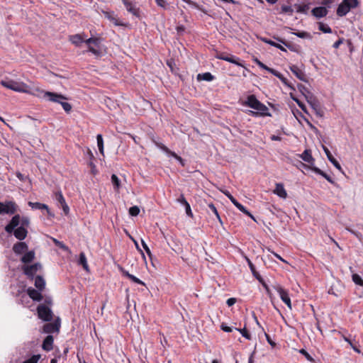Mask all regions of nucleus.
I'll return each mask as SVG.
<instances>
[{"label":"nucleus","instance_id":"6","mask_svg":"<svg viewBox=\"0 0 363 363\" xmlns=\"http://www.w3.org/2000/svg\"><path fill=\"white\" fill-rule=\"evenodd\" d=\"M306 101L311 105V108L314 111L315 113L318 117H323L324 115V111L322 109L319 101L317 99L315 96L313 94H310V96H306Z\"/></svg>","mask_w":363,"mask_h":363},{"label":"nucleus","instance_id":"28","mask_svg":"<svg viewBox=\"0 0 363 363\" xmlns=\"http://www.w3.org/2000/svg\"><path fill=\"white\" fill-rule=\"evenodd\" d=\"M35 259V252L31 250L27 252L21 259V261L24 264L30 263Z\"/></svg>","mask_w":363,"mask_h":363},{"label":"nucleus","instance_id":"61","mask_svg":"<svg viewBox=\"0 0 363 363\" xmlns=\"http://www.w3.org/2000/svg\"><path fill=\"white\" fill-rule=\"evenodd\" d=\"M129 279H130L132 281H133L136 284L145 285V283L143 281H141L140 279H139L138 278H137L136 277H135L133 274H132V276H129Z\"/></svg>","mask_w":363,"mask_h":363},{"label":"nucleus","instance_id":"25","mask_svg":"<svg viewBox=\"0 0 363 363\" xmlns=\"http://www.w3.org/2000/svg\"><path fill=\"white\" fill-rule=\"evenodd\" d=\"M35 279V283L34 285L37 289L40 291H43L45 287V281L43 279V277L40 275H38Z\"/></svg>","mask_w":363,"mask_h":363},{"label":"nucleus","instance_id":"54","mask_svg":"<svg viewBox=\"0 0 363 363\" xmlns=\"http://www.w3.org/2000/svg\"><path fill=\"white\" fill-rule=\"evenodd\" d=\"M223 192L230 200V201L233 203L234 206L235 205V203L238 202L228 191L226 190Z\"/></svg>","mask_w":363,"mask_h":363},{"label":"nucleus","instance_id":"40","mask_svg":"<svg viewBox=\"0 0 363 363\" xmlns=\"http://www.w3.org/2000/svg\"><path fill=\"white\" fill-rule=\"evenodd\" d=\"M352 278L355 284L363 287V279L361 276L357 274H352Z\"/></svg>","mask_w":363,"mask_h":363},{"label":"nucleus","instance_id":"8","mask_svg":"<svg viewBox=\"0 0 363 363\" xmlns=\"http://www.w3.org/2000/svg\"><path fill=\"white\" fill-rule=\"evenodd\" d=\"M60 328V319L57 318L53 323H45L43 327V333H58Z\"/></svg>","mask_w":363,"mask_h":363},{"label":"nucleus","instance_id":"50","mask_svg":"<svg viewBox=\"0 0 363 363\" xmlns=\"http://www.w3.org/2000/svg\"><path fill=\"white\" fill-rule=\"evenodd\" d=\"M235 206L245 215L250 214V211L240 203L238 202L235 203Z\"/></svg>","mask_w":363,"mask_h":363},{"label":"nucleus","instance_id":"21","mask_svg":"<svg viewBox=\"0 0 363 363\" xmlns=\"http://www.w3.org/2000/svg\"><path fill=\"white\" fill-rule=\"evenodd\" d=\"M53 342L54 338L52 335H48V336H46L42 344L43 350L47 352L52 350L53 348Z\"/></svg>","mask_w":363,"mask_h":363},{"label":"nucleus","instance_id":"32","mask_svg":"<svg viewBox=\"0 0 363 363\" xmlns=\"http://www.w3.org/2000/svg\"><path fill=\"white\" fill-rule=\"evenodd\" d=\"M262 40L263 42H264L265 43L267 44H269L273 47H275L278 49H279L280 50L283 51V52H286V50L281 45H280L279 43H277L270 39H267V38H262Z\"/></svg>","mask_w":363,"mask_h":363},{"label":"nucleus","instance_id":"3","mask_svg":"<svg viewBox=\"0 0 363 363\" xmlns=\"http://www.w3.org/2000/svg\"><path fill=\"white\" fill-rule=\"evenodd\" d=\"M358 0H342L337 9V15L340 17L346 16L351 9L359 6Z\"/></svg>","mask_w":363,"mask_h":363},{"label":"nucleus","instance_id":"31","mask_svg":"<svg viewBox=\"0 0 363 363\" xmlns=\"http://www.w3.org/2000/svg\"><path fill=\"white\" fill-rule=\"evenodd\" d=\"M214 79V76L211 74L210 72H205L202 74H199L197 75V80L198 81H206V82H211Z\"/></svg>","mask_w":363,"mask_h":363},{"label":"nucleus","instance_id":"53","mask_svg":"<svg viewBox=\"0 0 363 363\" xmlns=\"http://www.w3.org/2000/svg\"><path fill=\"white\" fill-rule=\"evenodd\" d=\"M155 143L157 147H159L160 150H162L164 152H166V153L171 152V150L167 146H165L164 144H162L161 143H157V142H155Z\"/></svg>","mask_w":363,"mask_h":363},{"label":"nucleus","instance_id":"2","mask_svg":"<svg viewBox=\"0 0 363 363\" xmlns=\"http://www.w3.org/2000/svg\"><path fill=\"white\" fill-rule=\"evenodd\" d=\"M0 84L9 89H11L13 91H17V92H22V93H28V86L23 83V82H16L12 79H4L1 80Z\"/></svg>","mask_w":363,"mask_h":363},{"label":"nucleus","instance_id":"37","mask_svg":"<svg viewBox=\"0 0 363 363\" xmlns=\"http://www.w3.org/2000/svg\"><path fill=\"white\" fill-rule=\"evenodd\" d=\"M96 140H97V146L99 147V150L101 155H104V140L102 135L98 134L96 135Z\"/></svg>","mask_w":363,"mask_h":363},{"label":"nucleus","instance_id":"43","mask_svg":"<svg viewBox=\"0 0 363 363\" xmlns=\"http://www.w3.org/2000/svg\"><path fill=\"white\" fill-rule=\"evenodd\" d=\"M53 242L56 246H57L59 248L62 249V250H64L65 252L69 251V247L67 245H65L62 242L59 241L56 239H53Z\"/></svg>","mask_w":363,"mask_h":363},{"label":"nucleus","instance_id":"13","mask_svg":"<svg viewBox=\"0 0 363 363\" xmlns=\"http://www.w3.org/2000/svg\"><path fill=\"white\" fill-rule=\"evenodd\" d=\"M218 59L225 60L226 62L235 64L238 66L242 67L243 65L242 63L240 62V59L235 56H233L232 55H228L226 53H221L218 56Z\"/></svg>","mask_w":363,"mask_h":363},{"label":"nucleus","instance_id":"10","mask_svg":"<svg viewBox=\"0 0 363 363\" xmlns=\"http://www.w3.org/2000/svg\"><path fill=\"white\" fill-rule=\"evenodd\" d=\"M275 290L279 293V296L281 301L290 308L291 309V302L290 297L289 296V293L286 290L282 288L280 285H277L274 286Z\"/></svg>","mask_w":363,"mask_h":363},{"label":"nucleus","instance_id":"19","mask_svg":"<svg viewBox=\"0 0 363 363\" xmlns=\"http://www.w3.org/2000/svg\"><path fill=\"white\" fill-rule=\"evenodd\" d=\"M301 165L303 166V167H308L307 165H306L305 164L303 163H301ZM309 168V167H308ZM310 169L314 172L315 173L319 174V175H321L323 177H324L328 182H329L331 184H334L335 182L334 180L332 179V177L328 175V174H326L325 172H324L323 171H322L320 169H319L318 167H311Z\"/></svg>","mask_w":363,"mask_h":363},{"label":"nucleus","instance_id":"18","mask_svg":"<svg viewBox=\"0 0 363 363\" xmlns=\"http://www.w3.org/2000/svg\"><path fill=\"white\" fill-rule=\"evenodd\" d=\"M311 13L317 18H321L328 15V11L326 7L318 6L312 9Z\"/></svg>","mask_w":363,"mask_h":363},{"label":"nucleus","instance_id":"52","mask_svg":"<svg viewBox=\"0 0 363 363\" xmlns=\"http://www.w3.org/2000/svg\"><path fill=\"white\" fill-rule=\"evenodd\" d=\"M299 352L301 354H302L303 355H304V357L310 362H314V359L311 356V354L306 351L304 349H301L300 350Z\"/></svg>","mask_w":363,"mask_h":363},{"label":"nucleus","instance_id":"30","mask_svg":"<svg viewBox=\"0 0 363 363\" xmlns=\"http://www.w3.org/2000/svg\"><path fill=\"white\" fill-rule=\"evenodd\" d=\"M257 113H259V116H271V113L269 112L268 108L261 102L259 106L256 109Z\"/></svg>","mask_w":363,"mask_h":363},{"label":"nucleus","instance_id":"5","mask_svg":"<svg viewBox=\"0 0 363 363\" xmlns=\"http://www.w3.org/2000/svg\"><path fill=\"white\" fill-rule=\"evenodd\" d=\"M38 316L40 319L45 322H49L52 319L53 313L50 307L40 304L37 307Z\"/></svg>","mask_w":363,"mask_h":363},{"label":"nucleus","instance_id":"51","mask_svg":"<svg viewBox=\"0 0 363 363\" xmlns=\"http://www.w3.org/2000/svg\"><path fill=\"white\" fill-rule=\"evenodd\" d=\"M220 329L222 330H223L224 332H226V333H230L232 332L233 330H235V328L233 327H230L228 325H227L226 323H222L221 325H220Z\"/></svg>","mask_w":363,"mask_h":363},{"label":"nucleus","instance_id":"17","mask_svg":"<svg viewBox=\"0 0 363 363\" xmlns=\"http://www.w3.org/2000/svg\"><path fill=\"white\" fill-rule=\"evenodd\" d=\"M291 72L301 81L307 82V77L304 72L296 65H291L289 67Z\"/></svg>","mask_w":363,"mask_h":363},{"label":"nucleus","instance_id":"46","mask_svg":"<svg viewBox=\"0 0 363 363\" xmlns=\"http://www.w3.org/2000/svg\"><path fill=\"white\" fill-rule=\"evenodd\" d=\"M128 212L130 216H137L140 213V208L137 206H133L129 208Z\"/></svg>","mask_w":363,"mask_h":363},{"label":"nucleus","instance_id":"58","mask_svg":"<svg viewBox=\"0 0 363 363\" xmlns=\"http://www.w3.org/2000/svg\"><path fill=\"white\" fill-rule=\"evenodd\" d=\"M347 230L357 237L359 240H362V234L358 231L354 230L351 228H347Z\"/></svg>","mask_w":363,"mask_h":363},{"label":"nucleus","instance_id":"38","mask_svg":"<svg viewBox=\"0 0 363 363\" xmlns=\"http://www.w3.org/2000/svg\"><path fill=\"white\" fill-rule=\"evenodd\" d=\"M318 28L320 31H322L324 33H332V29L329 27V26L321 22L318 23Z\"/></svg>","mask_w":363,"mask_h":363},{"label":"nucleus","instance_id":"16","mask_svg":"<svg viewBox=\"0 0 363 363\" xmlns=\"http://www.w3.org/2000/svg\"><path fill=\"white\" fill-rule=\"evenodd\" d=\"M124 6H125V9L127 11L130 13H131L135 16L140 18V11L139 9L136 7L135 4H133L131 1L129 0H122Z\"/></svg>","mask_w":363,"mask_h":363},{"label":"nucleus","instance_id":"35","mask_svg":"<svg viewBox=\"0 0 363 363\" xmlns=\"http://www.w3.org/2000/svg\"><path fill=\"white\" fill-rule=\"evenodd\" d=\"M111 182L113 184V188L116 191H118L121 187V180L119 178L114 174L111 175Z\"/></svg>","mask_w":363,"mask_h":363},{"label":"nucleus","instance_id":"9","mask_svg":"<svg viewBox=\"0 0 363 363\" xmlns=\"http://www.w3.org/2000/svg\"><path fill=\"white\" fill-rule=\"evenodd\" d=\"M16 211V205L13 201H7L5 203L0 202V215L2 213L14 214Z\"/></svg>","mask_w":363,"mask_h":363},{"label":"nucleus","instance_id":"55","mask_svg":"<svg viewBox=\"0 0 363 363\" xmlns=\"http://www.w3.org/2000/svg\"><path fill=\"white\" fill-rule=\"evenodd\" d=\"M278 42L284 44L286 47H287L289 50H294L293 45L290 43L286 42L284 40L279 38H274Z\"/></svg>","mask_w":363,"mask_h":363},{"label":"nucleus","instance_id":"34","mask_svg":"<svg viewBox=\"0 0 363 363\" xmlns=\"http://www.w3.org/2000/svg\"><path fill=\"white\" fill-rule=\"evenodd\" d=\"M78 262H79V264L82 265L85 270H86V271L89 270V266L87 264L86 257L84 252L80 253Z\"/></svg>","mask_w":363,"mask_h":363},{"label":"nucleus","instance_id":"22","mask_svg":"<svg viewBox=\"0 0 363 363\" xmlns=\"http://www.w3.org/2000/svg\"><path fill=\"white\" fill-rule=\"evenodd\" d=\"M16 237L19 240H24L28 234V231L23 226H20L14 229V231L12 232Z\"/></svg>","mask_w":363,"mask_h":363},{"label":"nucleus","instance_id":"56","mask_svg":"<svg viewBox=\"0 0 363 363\" xmlns=\"http://www.w3.org/2000/svg\"><path fill=\"white\" fill-rule=\"evenodd\" d=\"M177 201L179 203H181L182 205H183L184 206L185 205H186L187 203H189V202L186 201V199H185L184 194H180V196H179L178 199H177Z\"/></svg>","mask_w":363,"mask_h":363},{"label":"nucleus","instance_id":"7","mask_svg":"<svg viewBox=\"0 0 363 363\" xmlns=\"http://www.w3.org/2000/svg\"><path fill=\"white\" fill-rule=\"evenodd\" d=\"M23 273L28 277L30 279H33L35 277V274L42 269V265L39 262H36L31 265H25L23 267Z\"/></svg>","mask_w":363,"mask_h":363},{"label":"nucleus","instance_id":"45","mask_svg":"<svg viewBox=\"0 0 363 363\" xmlns=\"http://www.w3.org/2000/svg\"><path fill=\"white\" fill-rule=\"evenodd\" d=\"M55 199L59 203H60V205H62L66 203L65 199L61 191H57L55 193Z\"/></svg>","mask_w":363,"mask_h":363},{"label":"nucleus","instance_id":"11","mask_svg":"<svg viewBox=\"0 0 363 363\" xmlns=\"http://www.w3.org/2000/svg\"><path fill=\"white\" fill-rule=\"evenodd\" d=\"M260 104L261 102L257 99L256 96L254 94L249 95L247 97V99L242 103L243 106L250 107L254 110H256Z\"/></svg>","mask_w":363,"mask_h":363},{"label":"nucleus","instance_id":"33","mask_svg":"<svg viewBox=\"0 0 363 363\" xmlns=\"http://www.w3.org/2000/svg\"><path fill=\"white\" fill-rule=\"evenodd\" d=\"M294 7L296 9V12L306 14L308 13V11L309 10V5L305 4H295Z\"/></svg>","mask_w":363,"mask_h":363},{"label":"nucleus","instance_id":"63","mask_svg":"<svg viewBox=\"0 0 363 363\" xmlns=\"http://www.w3.org/2000/svg\"><path fill=\"white\" fill-rule=\"evenodd\" d=\"M89 167L91 168V172L93 174H96L97 171H96V165L94 164L93 161L92 160H90L89 162Z\"/></svg>","mask_w":363,"mask_h":363},{"label":"nucleus","instance_id":"29","mask_svg":"<svg viewBox=\"0 0 363 363\" xmlns=\"http://www.w3.org/2000/svg\"><path fill=\"white\" fill-rule=\"evenodd\" d=\"M69 40L71 41V43L72 44H74V45L79 47L80 46V45L84 42L85 40H84V38H82V36L79 34H76V35H70L69 36Z\"/></svg>","mask_w":363,"mask_h":363},{"label":"nucleus","instance_id":"48","mask_svg":"<svg viewBox=\"0 0 363 363\" xmlns=\"http://www.w3.org/2000/svg\"><path fill=\"white\" fill-rule=\"evenodd\" d=\"M141 243H142L143 247L144 248L145 251L146 252V253L147 254V255L149 256V257L152 260V255L151 253V251H150L149 247L147 246V245L146 244V242L143 240H141Z\"/></svg>","mask_w":363,"mask_h":363},{"label":"nucleus","instance_id":"41","mask_svg":"<svg viewBox=\"0 0 363 363\" xmlns=\"http://www.w3.org/2000/svg\"><path fill=\"white\" fill-rule=\"evenodd\" d=\"M281 12L291 16L293 14L294 9L291 6L283 5L281 7Z\"/></svg>","mask_w":363,"mask_h":363},{"label":"nucleus","instance_id":"60","mask_svg":"<svg viewBox=\"0 0 363 363\" xmlns=\"http://www.w3.org/2000/svg\"><path fill=\"white\" fill-rule=\"evenodd\" d=\"M335 0H322L321 4L323 5V7L330 8L331 4H333Z\"/></svg>","mask_w":363,"mask_h":363},{"label":"nucleus","instance_id":"42","mask_svg":"<svg viewBox=\"0 0 363 363\" xmlns=\"http://www.w3.org/2000/svg\"><path fill=\"white\" fill-rule=\"evenodd\" d=\"M291 99L297 104V105L299 106V108L305 113L307 112L306 106V105L301 102L300 100H298L297 98L294 97L291 94Z\"/></svg>","mask_w":363,"mask_h":363},{"label":"nucleus","instance_id":"23","mask_svg":"<svg viewBox=\"0 0 363 363\" xmlns=\"http://www.w3.org/2000/svg\"><path fill=\"white\" fill-rule=\"evenodd\" d=\"M28 245L24 242H18L13 245V251L17 254L21 255L28 250Z\"/></svg>","mask_w":363,"mask_h":363},{"label":"nucleus","instance_id":"20","mask_svg":"<svg viewBox=\"0 0 363 363\" xmlns=\"http://www.w3.org/2000/svg\"><path fill=\"white\" fill-rule=\"evenodd\" d=\"M323 149L325 153V155H327V157L328 159V160L337 169H339L340 171L342 172V167L340 164V163L338 162V161L333 156V155L331 154L330 151L328 150V148L324 145H323Z\"/></svg>","mask_w":363,"mask_h":363},{"label":"nucleus","instance_id":"36","mask_svg":"<svg viewBox=\"0 0 363 363\" xmlns=\"http://www.w3.org/2000/svg\"><path fill=\"white\" fill-rule=\"evenodd\" d=\"M293 34L300 38L309 39V40L312 39L311 34L306 31H297V32L293 33Z\"/></svg>","mask_w":363,"mask_h":363},{"label":"nucleus","instance_id":"1","mask_svg":"<svg viewBox=\"0 0 363 363\" xmlns=\"http://www.w3.org/2000/svg\"><path fill=\"white\" fill-rule=\"evenodd\" d=\"M43 96L47 98L50 101L61 104L65 112L69 113L71 111L72 105L68 102L65 101V100H67V98L65 96L56 92L44 91Z\"/></svg>","mask_w":363,"mask_h":363},{"label":"nucleus","instance_id":"49","mask_svg":"<svg viewBox=\"0 0 363 363\" xmlns=\"http://www.w3.org/2000/svg\"><path fill=\"white\" fill-rule=\"evenodd\" d=\"M208 208L211 210V211L216 216V217L218 218V219L219 220L220 222H221V219H220V217L218 214V212L217 211V208L216 207L214 206L213 203H211L208 205Z\"/></svg>","mask_w":363,"mask_h":363},{"label":"nucleus","instance_id":"14","mask_svg":"<svg viewBox=\"0 0 363 363\" xmlns=\"http://www.w3.org/2000/svg\"><path fill=\"white\" fill-rule=\"evenodd\" d=\"M28 206L30 207H31V208L33 209H38V210H46L47 211V213H48V216L49 217H54L55 215L53 213H52L50 209H49V207L48 205L46 204H44V203H39V202H32V201H29L28 202Z\"/></svg>","mask_w":363,"mask_h":363},{"label":"nucleus","instance_id":"15","mask_svg":"<svg viewBox=\"0 0 363 363\" xmlns=\"http://www.w3.org/2000/svg\"><path fill=\"white\" fill-rule=\"evenodd\" d=\"M26 292L29 297L34 301H41L43 299L41 291H38V289L29 287L27 289Z\"/></svg>","mask_w":363,"mask_h":363},{"label":"nucleus","instance_id":"44","mask_svg":"<svg viewBox=\"0 0 363 363\" xmlns=\"http://www.w3.org/2000/svg\"><path fill=\"white\" fill-rule=\"evenodd\" d=\"M185 3L188 4L189 5H191L194 6V8L203 11V13H206V11H205L202 7H201L197 3L194 2L191 0H182Z\"/></svg>","mask_w":363,"mask_h":363},{"label":"nucleus","instance_id":"59","mask_svg":"<svg viewBox=\"0 0 363 363\" xmlns=\"http://www.w3.org/2000/svg\"><path fill=\"white\" fill-rule=\"evenodd\" d=\"M20 223L21 224V226H23L24 228H26L29 225L30 220L28 218L23 217L22 218H21Z\"/></svg>","mask_w":363,"mask_h":363},{"label":"nucleus","instance_id":"27","mask_svg":"<svg viewBox=\"0 0 363 363\" xmlns=\"http://www.w3.org/2000/svg\"><path fill=\"white\" fill-rule=\"evenodd\" d=\"M246 261L247 262V264L253 274V276L259 281V282H262V277L260 276V274H259L258 272H257L256 269H255V266L253 264V263L251 262V260L246 257Z\"/></svg>","mask_w":363,"mask_h":363},{"label":"nucleus","instance_id":"39","mask_svg":"<svg viewBox=\"0 0 363 363\" xmlns=\"http://www.w3.org/2000/svg\"><path fill=\"white\" fill-rule=\"evenodd\" d=\"M235 330L240 332L241 333V335L244 337H245L247 340H251L252 339L251 334L248 332V330L246 329L245 327L242 328V329H239V328H235Z\"/></svg>","mask_w":363,"mask_h":363},{"label":"nucleus","instance_id":"62","mask_svg":"<svg viewBox=\"0 0 363 363\" xmlns=\"http://www.w3.org/2000/svg\"><path fill=\"white\" fill-rule=\"evenodd\" d=\"M255 62V63L261 68L265 69L267 71V69L269 68V67H267V65H265L264 63H262L261 61H259L258 59H255L254 60Z\"/></svg>","mask_w":363,"mask_h":363},{"label":"nucleus","instance_id":"26","mask_svg":"<svg viewBox=\"0 0 363 363\" xmlns=\"http://www.w3.org/2000/svg\"><path fill=\"white\" fill-rule=\"evenodd\" d=\"M274 193L282 199H286L287 196V193L284 187V185L281 183L276 184Z\"/></svg>","mask_w":363,"mask_h":363},{"label":"nucleus","instance_id":"24","mask_svg":"<svg viewBox=\"0 0 363 363\" xmlns=\"http://www.w3.org/2000/svg\"><path fill=\"white\" fill-rule=\"evenodd\" d=\"M300 157L306 162L313 165L314 158L312 157L311 151L310 150H305L300 155ZM313 167V166H311Z\"/></svg>","mask_w":363,"mask_h":363},{"label":"nucleus","instance_id":"64","mask_svg":"<svg viewBox=\"0 0 363 363\" xmlns=\"http://www.w3.org/2000/svg\"><path fill=\"white\" fill-rule=\"evenodd\" d=\"M16 177L22 182H25L28 179L27 176L21 174L19 172H16Z\"/></svg>","mask_w":363,"mask_h":363},{"label":"nucleus","instance_id":"12","mask_svg":"<svg viewBox=\"0 0 363 363\" xmlns=\"http://www.w3.org/2000/svg\"><path fill=\"white\" fill-rule=\"evenodd\" d=\"M21 217L18 214L15 215L13 216L10 222L5 226V230L6 233L11 234L13 231H14V229L18 228V225L20 224Z\"/></svg>","mask_w":363,"mask_h":363},{"label":"nucleus","instance_id":"4","mask_svg":"<svg viewBox=\"0 0 363 363\" xmlns=\"http://www.w3.org/2000/svg\"><path fill=\"white\" fill-rule=\"evenodd\" d=\"M88 45V51L91 52L96 56H100L101 54V50L99 49L101 44V39L100 38H89L84 41Z\"/></svg>","mask_w":363,"mask_h":363},{"label":"nucleus","instance_id":"57","mask_svg":"<svg viewBox=\"0 0 363 363\" xmlns=\"http://www.w3.org/2000/svg\"><path fill=\"white\" fill-rule=\"evenodd\" d=\"M184 208H185V211H186V215L190 218H193L194 215L191 211L190 204L187 203L186 205L184 206Z\"/></svg>","mask_w":363,"mask_h":363},{"label":"nucleus","instance_id":"47","mask_svg":"<svg viewBox=\"0 0 363 363\" xmlns=\"http://www.w3.org/2000/svg\"><path fill=\"white\" fill-rule=\"evenodd\" d=\"M298 89L305 96L312 94L309 90L303 84H298Z\"/></svg>","mask_w":363,"mask_h":363}]
</instances>
